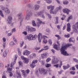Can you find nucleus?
Wrapping results in <instances>:
<instances>
[{"instance_id":"nucleus-1","label":"nucleus","mask_w":78,"mask_h":78,"mask_svg":"<svg viewBox=\"0 0 78 78\" xmlns=\"http://www.w3.org/2000/svg\"><path fill=\"white\" fill-rule=\"evenodd\" d=\"M72 44H68L64 46L62 45L61 48V53L62 55H63L65 56L69 55V54H67V51H66V50L67 49V48L68 47H70L72 45Z\"/></svg>"},{"instance_id":"nucleus-2","label":"nucleus","mask_w":78,"mask_h":78,"mask_svg":"<svg viewBox=\"0 0 78 78\" xmlns=\"http://www.w3.org/2000/svg\"><path fill=\"white\" fill-rule=\"evenodd\" d=\"M37 35L36 34H35L33 35L32 34L28 35L27 36L25 37L26 39H37Z\"/></svg>"},{"instance_id":"nucleus-3","label":"nucleus","mask_w":78,"mask_h":78,"mask_svg":"<svg viewBox=\"0 0 78 78\" xmlns=\"http://www.w3.org/2000/svg\"><path fill=\"white\" fill-rule=\"evenodd\" d=\"M17 16L18 17V19L20 21V25H22V22L23 21V18H24V16H22V14L21 13H20L18 14Z\"/></svg>"},{"instance_id":"nucleus-4","label":"nucleus","mask_w":78,"mask_h":78,"mask_svg":"<svg viewBox=\"0 0 78 78\" xmlns=\"http://www.w3.org/2000/svg\"><path fill=\"white\" fill-rule=\"evenodd\" d=\"M54 8H55V6H52V5H51L49 6H48L47 7V8L48 9H51L50 10V14H56V12H57V11L55 12H53L52 11L53 10V9H54Z\"/></svg>"},{"instance_id":"nucleus-5","label":"nucleus","mask_w":78,"mask_h":78,"mask_svg":"<svg viewBox=\"0 0 78 78\" xmlns=\"http://www.w3.org/2000/svg\"><path fill=\"white\" fill-rule=\"evenodd\" d=\"M46 38H48V37L45 35L42 36V34L41 33H39L38 35V39H45Z\"/></svg>"},{"instance_id":"nucleus-6","label":"nucleus","mask_w":78,"mask_h":78,"mask_svg":"<svg viewBox=\"0 0 78 78\" xmlns=\"http://www.w3.org/2000/svg\"><path fill=\"white\" fill-rule=\"evenodd\" d=\"M17 55H15L14 56V61L13 62H12L11 64L10 67H12L14 65V64L16 63V60H17Z\"/></svg>"},{"instance_id":"nucleus-7","label":"nucleus","mask_w":78,"mask_h":78,"mask_svg":"<svg viewBox=\"0 0 78 78\" xmlns=\"http://www.w3.org/2000/svg\"><path fill=\"white\" fill-rule=\"evenodd\" d=\"M12 18L11 16H9L7 19L8 23L10 24L11 26H12L13 23H12Z\"/></svg>"},{"instance_id":"nucleus-8","label":"nucleus","mask_w":78,"mask_h":78,"mask_svg":"<svg viewBox=\"0 0 78 78\" xmlns=\"http://www.w3.org/2000/svg\"><path fill=\"white\" fill-rule=\"evenodd\" d=\"M58 62V60L56 57H53V59H52V62L53 64H57Z\"/></svg>"},{"instance_id":"nucleus-9","label":"nucleus","mask_w":78,"mask_h":78,"mask_svg":"<svg viewBox=\"0 0 78 78\" xmlns=\"http://www.w3.org/2000/svg\"><path fill=\"white\" fill-rule=\"evenodd\" d=\"M37 62V60H34L32 62V63L31 65H30V66L31 68H34L35 66H36V65L35 64Z\"/></svg>"},{"instance_id":"nucleus-10","label":"nucleus","mask_w":78,"mask_h":78,"mask_svg":"<svg viewBox=\"0 0 78 78\" xmlns=\"http://www.w3.org/2000/svg\"><path fill=\"white\" fill-rule=\"evenodd\" d=\"M37 21L38 22V23H37V25L38 28L39 27V26H40L41 24H45V23L44 22H42V21L40 20L39 18H37Z\"/></svg>"},{"instance_id":"nucleus-11","label":"nucleus","mask_w":78,"mask_h":78,"mask_svg":"<svg viewBox=\"0 0 78 78\" xmlns=\"http://www.w3.org/2000/svg\"><path fill=\"white\" fill-rule=\"evenodd\" d=\"M57 43L58 44V45H56V44H55L54 45V47L55 49L57 50H59V48H60V44H59L58 41H57Z\"/></svg>"},{"instance_id":"nucleus-12","label":"nucleus","mask_w":78,"mask_h":78,"mask_svg":"<svg viewBox=\"0 0 78 78\" xmlns=\"http://www.w3.org/2000/svg\"><path fill=\"white\" fill-rule=\"evenodd\" d=\"M31 52L28 51L26 50L24 51L23 52V55H26V56H28L30 54Z\"/></svg>"},{"instance_id":"nucleus-13","label":"nucleus","mask_w":78,"mask_h":78,"mask_svg":"<svg viewBox=\"0 0 78 78\" xmlns=\"http://www.w3.org/2000/svg\"><path fill=\"white\" fill-rule=\"evenodd\" d=\"M70 10L69 9L66 8L63 10V12H64V13H66L67 14H69V12H70Z\"/></svg>"},{"instance_id":"nucleus-14","label":"nucleus","mask_w":78,"mask_h":78,"mask_svg":"<svg viewBox=\"0 0 78 78\" xmlns=\"http://www.w3.org/2000/svg\"><path fill=\"white\" fill-rule=\"evenodd\" d=\"M39 8H40V5H39L36 4L34 6V9L35 11L39 10Z\"/></svg>"},{"instance_id":"nucleus-15","label":"nucleus","mask_w":78,"mask_h":78,"mask_svg":"<svg viewBox=\"0 0 78 78\" xmlns=\"http://www.w3.org/2000/svg\"><path fill=\"white\" fill-rule=\"evenodd\" d=\"M27 14L28 16H31L32 15H33V13L30 10H27Z\"/></svg>"},{"instance_id":"nucleus-16","label":"nucleus","mask_w":78,"mask_h":78,"mask_svg":"<svg viewBox=\"0 0 78 78\" xmlns=\"http://www.w3.org/2000/svg\"><path fill=\"white\" fill-rule=\"evenodd\" d=\"M67 31L69 32V31H70V30H71V29H70V23H68L67 24Z\"/></svg>"},{"instance_id":"nucleus-17","label":"nucleus","mask_w":78,"mask_h":78,"mask_svg":"<svg viewBox=\"0 0 78 78\" xmlns=\"http://www.w3.org/2000/svg\"><path fill=\"white\" fill-rule=\"evenodd\" d=\"M47 55H48V53H45L44 54H41V57L42 59H44V58H45L46 56H47Z\"/></svg>"},{"instance_id":"nucleus-18","label":"nucleus","mask_w":78,"mask_h":78,"mask_svg":"<svg viewBox=\"0 0 78 78\" xmlns=\"http://www.w3.org/2000/svg\"><path fill=\"white\" fill-rule=\"evenodd\" d=\"M36 55V54L34 53L30 55L29 58H30V59H32V58H35Z\"/></svg>"},{"instance_id":"nucleus-19","label":"nucleus","mask_w":78,"mask_h":78,"mask_svg":"<svg viewBox=\"0 0 78 78\" xmlns=\"http://www.w3.org/2000/svg\"><path fill=\"white\" fill-rule=\"evenodd\" d=\"M44 11H42L38 12L37 15L38 16H41L43 14H44Z\"/></svg>"},{"instance_id":"nucleus-20","label":"nucleus","mask_w":78,"mask_h":78,"mask_svg":"<svg viewBox=\"0 0 78 78\" xmlns=\"http://www.w3.org/2000/svg\"><path fill=\"white\" fill-rule=\"evenodd\" d=\"M5 12L6 13V14H9L10 12V11L9 10V9L7 8H5Z\"/></svg>"},{"instance_id":"nucleus-21","label":"nucleus","mask_w":78,"mask_h":78,"mask_svg":"<svg viewBox=\"0 0 78 78\" xmlns=\"http://www.w3.org/2000/svg\"><path fill=\"white\" fill-rule=\"evenodd\" d=\"M30 29H31V27H30V26H27L26 28V31L28 32H29V31L30 32Z\"/></svg>"},{"instance_id":"nucleus-22","label":"nucleus","mask_w":78,"mask_h":78,"mask_svg":"<svg viewBox=\"0 0 78 78\" xmlns=\"http://www.w3.org/2000/svg\"><path fill=\"white\" fill-rule=\"evenodd\" d=\"M24 62L25 64H28L29 62V59L27 58H25Z\"/></svg>"},{"instance_id":"nucleus-23","label":"nucleus","mask_w":78,"mask_h":78,"mask_svg":"<svg viewBox=\"0 0 78 78\" xmlns=\"http://www.w3.org/2000/svg\"><path fill=\"white\" fill-rule=\"evenodd\" d=\"M7 50H6L4 52V54L3 55V56L4 58L6 57V56H7Z\"/></svg>"},{"instance_id":"nucleus-24","label":"nucleus","mask_w":78,"mask_h":78,"mask_svg":"<svg viewBox=\"0 0 78 78\" xmlns=\"http://www.w3.org/2000/svg\"><path fill=\"white\" fill-rule=\"evenodd\" d=\"M30 32H32L36 31V29L33 27H30Z\"/></svg>"},{"instance_id":"nucleus-25","label":"nucleus","mask_w":78,"mask_h":78,"mask_svg":"<svg viewBox=\"0 0 78 78\" xmlns=\"http://www.w3.org/2000/svg\"><path fill=\"white\" fill-rule=\"evenodd\" d=\"M24 44V42L23 41H21L20 43V47H22L23 45Z\"/></svg>"},{"instance_id":"nucleus-26","label":"nucleus","mask_w":78,"mask_h":78,"mask_svg":"<svg viewBox=\"0 0 78 78\" xmlns=\"http://www.w3.org/2000/svg\"><path fill=\"white\" fill-rule=\"evenodd\" d=\"M0 15L3 17L4 16V15H3V11H2V10H0Z\"/></svg>"},{"instance_id":"nucleus-27","label":"nucleus","mask_w":78,"mask_h":78,"mask_svg":"<svg viewBox=\"0 0 78 78\" xmlns=\"http://www.w3.org/2000/svg\"><path fill=\"white\" fill-rule=\"evenodd\" d=\"M41 72H42L43 73H44V74H46L47 73V72H46V71H45V70L43 68L41 69Z\"/></svg>"},{"instance_id":"nucleus-28","label":"nucleus","mask_w":78,"mask_h":78,"mask_svg":"<svg viewBox=\"0 0 78 78\" xmlns=\"http://www.w3.org/2000/svg\"><path fill=\"white\" fill-rule=\"evenodd\" d=\"M14 45V42L12 41L10 43V45L11 47H13V45Z\"/></svg>"},{"instance_id":"nucleus-29","label":"nucleus","mask_w":78,"mask_h":78,"mask_svg":"<svg viewBox=\"0 0 78 78\" xmlns=\"http://www.w3.org/2000/svg\"><path fill=\"white\" fill-rule=\"evenodd\" d=\"M45 67H46L47 68L48 67H51V64H47L46 65H45Z\"/></svg>"},{"instance_id":"nucleus-30","label":"nucleus","mask_w":78,"mask_h":78,"mask_svg":"<svg viewBox=\"0 0 78 78\" xmlns=\"http://www.w3.org/2000/svg\"><path fill=\"white\" fill-rule=\"evenodd\" d=\"M72 19V16H70L69 18H68V20H67V22H69V20H70V19Z\"/></svg>"},{"instance_id":"nucleus-31","label":"nucleus","mask_w":78,"mask_h":78,"mask_svg":"<svg viewBox=\"0 0 78 78\" xmlns=\"http://www.w3.org/2000/svg\"><path fill=\"white\" fill-rule=\"evenodd\" d=\"M46 3H48L49 4L50 3H51V2H52V1L50 0H48L46 1Z\"/></svg>"},{"instance_id":"nucleus-32","label":"nucleus","mask_w":78,"mask_h":78,"mask_svg":"<svg viewBox=\"0 0 78 78\" xmlns=\"http://www.w3.org/2000/svg\"><path fill=\"white\" fill-rule=\"evenodd\" d=\"M55 36L57 37L58 39H61V37L60 36H59V35H55Z\"/></svg>"},{"instance_id":"nucleus-33","label":"nucleus","mask_w":78,"mask_h":78,"mask_svg":"<svg viewBox=\"0 0 78 78\" xmlns=\"http://www.w3.org/2000/svg\"><path fill=\"white\" fill-rule=\"evenodd\" d=\"M32 25L33 26H34L35 27H36V24L35 23V21L34 20L32 21Z\"/></svg>"},{"instance_id":"nucleus-34","label":"nucleus","mask_w":78,"mask_h":78,"mask_svg":"<svg viewBox=\"0 0 78 78\" xmlns=\"http://www.w3.org/2000/svg\"><path fill=\"white\" fill-rule=\"evenodd\" d=\"M68 3L69 2H68V1H66L63 2V4H64V5H67Z\"/></svg>"},{"instance_id":"nucleus-35","label":"nucleus","mask_w":78,"mask_h":78,"mask_svg":"<svg viewBox=\"0 0 78 78\" xmlns=\"http://www.w3.org/2000/svg\"><path fill=\"white\" fill-rule=\"evenodd\" d=\"M31 16H30L29 15H27L26 17V19L27 20H29V19H30V17Z\"/></svg>"},{"instance_id":"nucleus-36","label":"nucleus","mask_w":78,"mask_h":78,"mask_svg":"<svg viewBox=\"0 0 78 78\" xmlns=\"http://www.w3.org/2000/svg\"><path fill=\"white\" fill-rule=\"evenodd\" d=\"M70 73L71 75H75V72L73 71H71Z\"/></svg>"},{"instance_id":"nucleus-37","label":"nucleus","mask_w":78,"mask_h":78,"mask_svg":"<svg viewBox=\"0 0 78 78\" xmlns=\"http://www.w3.org/2000/svg\"><path fill=\"white\" fill-rule=\"evenodd\" d=\"M46 31L47 32V33H50V30L49 28H48L46 29Z\"/></svg>"},{"instance_id":"nucleus-38","label":"nucleus","mask_w":78,"mask_h":78,"mask_svg":"<svg viewBox=\"0 0 78 78\" xmlns=\"http://www.w3.org/2000/svg\"><path fill=\"white\" fill-rule=\"evenodd\" d=\"M62 65V62L61 61L60 62V64L59 65V67L61 68V66Z\"/></svg>"},{"instance_id":"nucleus-39","label":"nucleus","mask_w":78,"mask_h":78,"mask_svg":"<svg viewBox=\"0 0 78 78\" xmlns=\"http://www.w3.org/2000/svg\"><path fill=\"white\" fill-rule=\"evenodd\" d=\"M22 33L23 34H24L25 36H27V31H24L22 32Z\"/></svg>"},{"instance_id":"nucleus-40","label":"nucleus","mask_w":78,"mask_h":78,"mask_svg":"<svg viewBox=\"0 0 78 78\" xmlns=\"http://www.w3.org/2000/svg\"><path fill=\"white\" fill-rule=\"evenodd\" d=\"M25 73L26 74H28L30 73V70L29 69L26 70Z\"/></svg>"},{"instance_id":"nucleus-41","label":"nucleus","mask_w":78,"mask_h":78,"mask_svg":"<svg viewBox=\"0 0 78 78\" xmlns=\"http://www.w3.org/2000/svg\"><path fill=\"white\" fill-rule=\"evenodd\" d=\"M54 66L55 67H57V68H58V67H59V64H57L56 65H54Z\"/></svg>"},{"instance_id":"nucleus-42","label":"nucleus","mask_w":78,"mask_h":78,"mask_svg":"<svg viewBox=\"0 0 78 78\" xmlns=\"http://www.w3.org/2000/svg\"><path fill=\"white\" fill-rule=\"evenodd\" d=\"M62 8V7L61 6H60L59 7H58L57 8V10H59L61 9Z\"/></svg>"},{"instance_id":"nucleus-43","label":"nucleus","mask_w":78,"mask_h":78,"mask_svg":"<svg viewBox=\"0 0 78 78\" xmlns=\"http://www.w3.org/2000/svg\"><path fill=\"white\" fill-rule=\"evenodd\" d=\"M43 42L44 44H47V40H46V39H44L43 41Z\"/></svg>"},{"instance_id":"nucleus-44","label":"nucleus","mask_w":78,"mask_h":78,"mask_svg":"<svg viewBox=\"0 0 78 78\" xmlns=\"http://www.w3.org/2000/svg\"><path fill=\"white\" fill-rule=\"evenodd\" d=\"M63 67L64 70H66V69H68V67H67V66H63Z\"/></svg>"},{"instance_id":"nucleus-45","label":"nucleus","mask_w":78,"mask_h":78,"mask_svg":"<svg viewBox=\"0 0 78 78\" xmlns=\"http://www.w3.org/2000/svg\"><path fill=\"white\" fill-rule=\"evenodd\" d=\"M51 60V58H48L46 60L47 62H49V61H50Z\"/></svg>"},{"instance_id":"nucleus-46","label":"nucleus","mask_w":78,"mask_h":78,"mask_svg":"<svg viewBox=\"0 0 78 78\" xmlns=\"http://www.w3.org/2000/svg\"><path fill=\"white\" fill-rule=\"evenodd\" d=\"M12 69L9 68L7 69V71H12Z\"/></svg>"},{"instance_id":"nucleus-47","label":"nucleus","mask_w":78,"mask_h":78,"mask_svg":"<svg viewBox=\"0 0 78 78\" xmlns=\"http://www.w3.org/2000/svg\"><path fill=\"white\" fill-rule=\"evenodd\" d=\"M16 30V28H13L12 29V33H14V32H15Z\"/></svg>"},{"instance_id":"nucleus-48","label":"nucleus","mask_w":78,"mask_h":78,"mask_svg":"<svg viewBox=\"0 0 78 78\" xmlns=\"http://www.w3.org/2000/svg\"><path fill=\"white\" fill-rule=\"evenodd\" d=\"M9 76L11 77H12V76L13 74L11 72H9Z\"/></svg>"},{"instance_id":"nucleus-49","label":"nucleus","mask_w":78,"mask_h":78,"mask_svg":"<svg viewBox=\"0 0 78 78\" xmlns=\"http://www.w3.org/2000/svg\"><path fill=\"white\" fill-rule=\"evenodd\" d=\"M48 42L50 44V45H51L52 44V41L51 40H49L48 41Z\"/></svg>"},{"instance_id":"nucleus-50","label":"nucleus","mask_w":78,"mask_h":78,"mask_svg":"<svg viewBox=\"0 0 78 78\" xmlns=\"http://www.w3.org/2000/svg\"><path fill=\"white\" fill-rule=\"evenodd\" d=\"M44 48H45L44 50H47L48 49V46H47L44 47Z\"/></svg>"},{"instance_id":"nucleus-51","label":"nucleus","mask_w":78,"mask_h":78,"mask_svg":"<svg viewBox=\"0 0 78 78\" xmlns=\"http://www.w3.org/2000/svg\"><path fill=\"white\" fill-rule=\"evenodd\" d=\"M69 42H75V40L73 41L72 39H69Z\"/></svg>"},{"instance_id":"nucleus-52","label":"nucleus","mask_w":78,"mask_h":78,"mask_svg":"<svg viewBox=\"0 0 78 78\" xmlns=\"http://www.w3.org/2000/svg\"><path fill=\"white\" fill-rule=\"evenodd\" d=\"M22 75L23 76H24V77H26V76H27V74H26L25 73H23Z\"/></svg>"},{"instance_id":"nucleus-53","label":"nucleus","mask_w":78,"mask_h":78,"mask_svg":"<svg viewBox=\"0 0 78 78\" xmlns=\"http://www.w3.org/2000/svg\"><path fill=\"white\" fill-rule=\"evenodd\" d=\"M74 61L76 62H78V60L76 58H73Z\"/></svg>"},{"instance_id":"nucleus-54","label":"nucleus","mask_w":78,"mask_h":78,"mask_svg":"<svg viewBox=\"0 0 78 78\" xmlns=\"http://www.w3.org/2000/svg\"><path fill=\"white\" fill-rule=\"evenodd\" d=\"M42 66H44L45 65V63L44 61H42Z\"/></svg>"},{"instance_id":"nucleus-55","label":"nucleus","mask_w":78,"mask_h":78,"mask_svg":"<svg viewBox=\"0 0 78 78\" xmlns=\"http://www.w3.org/2000/svg\"><path fill=\"white\" fill-rule=\"evenodd\" d=\"M12 33H8V36H11L12 35Z\"/></svg>"},{"instance_id":"nucleus-56","label":"nucleus","mask_w":78,"mask_h":78,"mask_svg":"<svg viewBox=\"0 0 78 78\" xmlns=\"http://www.w3.org/2000/svg\"><path fill=\"white\" fill-rule=\"evenodd\" d=\"M40 48L36 47L35 48V50H39V49Z\"/></svg>"},{"instance_id":"nucleus-57","label":"nucleus","mask_w":78,"mask_h":78,"mask_svg":"<svg viewBox=\"0 0 78 78\" xmlns=\"http://www.w3.org/2000/svg\"><path fill=\"white\" fill-rule=\"evenodd\" d=\"M64 37H70V36H69V35H64Z\"/></svg>"},{"instance_id":"nucleus-58","label":"nucleus","mask_w":78,"mask_h":78,"mask_svg":"<svg viewBox=\"0 0 78 78\" xmlns=\"http://www.w3.org/2000/svg\"><path fill=\"white\" fill-rule=\"evenodd\" d=\"M18 78H20V77L21 76V74H20V73H18Z\"/></svg>"},{"instance_id":"nucleus-59","label":"nucleus","mask_w":78,"mask_h":78,"mask_svg":"<svg viewBox=\"0 0 78 78\" xmlns=\"http://www.w3.org/2000/svg\"><path fill=\"white\" fill-rule=\"evenodd\" d=\"M0 66L1 67H3V64L2 63H0Z\"/></svg>"},{"instance_id":"nucleus-60","label":"nucleus","mask_w":78,"mask_h":78,"mask_svg":"<svg viewBox=\"0 0 78 78\" xmlns=\"http://www.w3.org/2000/svg\"><path fill=\"white\" fill-rule=\"evenodd\" d=\"M3 48H4L6 47V43H4L3 44Z\"/></svg>"},{"instance_id":"nucleus-61","label":"nucleus","mask_w":78,"mask_h":78,"mask_svg":"<svg viewBox=\"0 0 78 78\" xmlns=\"http://www.w3.org/2000/svg\"><path fill=\"white\" fill-rule=\"evenodd\" d=\"M21 59L23 60V59L25 60V58L24 57H23V56H21Z\"/></svg>"},{"instance_id":"nucleus-62","label":"nucleus","mask_w":78,"mask_h":78,"mask_svg":"<svg viewBox=\"0 0 78 78\" xmlns=\"http://www.w3.org/2000/svg\"><path fill=\"white\" fill-rule=\"evenodd\" d=\"M19 63L20 66H22V62L20 61H19Z\"/></svg>"},{"instance_id":"nucleus-63","label":"nucleus","mask_w":78,"mask_h":78,"mask_svg":"<svg viewBox=\"0 0 78 78\" xmlns=\"http://www.w3.org/2000/svg\"><path fill=\"white\" fill-rule=\"evenodd\" d=\"M44 49H42L41 50H40L39 51H38V53H41V51H43V50H44Z\"/></svg>"},{"instance_id":"nucleus-64","label":"nucleus","mask_w":78,"mask_h":78,"mask_svg":"<svg viewBox=\"0 0 78 78\" xmlns=\"http://www.w3.org/2000/svg\"><path fill=\"white\" fill-rule=\"evenodd\" d=\"M66 25H65L63 27V28L62 29L63 30H64L66 29Z\"/></svg>"}]
</instances>
